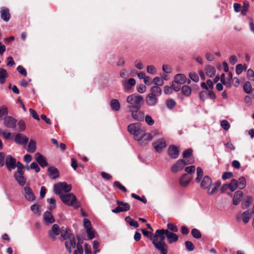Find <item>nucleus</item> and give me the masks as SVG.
I'll return each instance as SVG.
<instances>
[{
    "instance_id": "53",
    "label": "nucleus",
    "mask_w": 254,
    "mask_h": 254,
    "mask_svg": "<svg viewBox=\"0 0 254 254\" xmlns=\"http://www.w3.org/2000/svg\"><path fill=\"white\" fill-rule=\"evenodd\" d=\"M186 249L189 251H192L194 250V247L193 244L190 241H186L185 242Z\"/></svg>"
},
{
    "instance_id": "56",
    "label": "nucleus",
    "mask_w": 254,
    "mask_h": 254,
    "mask_svg": "<svg viewBox=\"0 0 254 254\" xmlns=\"http://www.w3.org/2000/svg\"><path fill=\"white\" fill-rule=\"evenodd\" d=\"M163 71L166 73H170L172 71V69L168 64H163L162 66Z\"/></svg>"
},
{
    "instance_id": "2",
    "label": "nucleus",
    "mask_w": 254,
    "mask_h": 254,
    "mask_svg": "<svg viewBox=\"0 0 254 254\" xmlns=\"http://www.w3.org/2000/svg\"><path fill=\"white\" fill-rule=\"evenodd\" d=\"M55 192L60 196L62 201L65 204L71 205L75 209L78 207V205L76 203V198L73 193H68L69 191Z\"/></svg>"
},
{
    "instance_id": "19",
    "label": "nucleus",
    "mask_w": 254,
    "mask_h": 254,
    "mask_svg": "<svg viewBox=\"0 0 254 254\" xmlns=\"http://www.w3.org/2000/svg\"><path fill=\"white\" fill-rule=\"evenodd\" d=\"M212 181L208 176H205L200 183V187L202 189L209 190V187L211 185Z\"/></svg>"
},
{
    "instance_id": "15",
    "label": "nucleus",
    "mask_w": 254,
    "mask_h": 254,
    "mask_svg": "<svg viewBox=\"0 0 254 254\" xmlns=\"http://www.w3.org/2000/svg\"><path fill=\"white\" fill-rule=\"evenodd\" d=\"M4 126L8 128H14L16 127L17 121L10 116H8L4 119Z\"/></svg>"
},
{
    "instance_id": "14",
    "label": "nucleus",
    "mask_w": 254,
    "mask_h": 254,
    "mask_svg": "<svg viewBox=\"0 0 254 254\" xmlns=\"http://www.w3.org/2000/svg\"><path fill=\"white\" fill-rule=\"evenodd\" d=\"M60 233V227L56 224L53 225L51 230H50L48 232L49 236L54 241L56 240V236L59 235Z\"/></svg>"
},
{
    "instance_id": "62",
    "label": "nucleus",
    "mask_w": 254,
    "mask_h": 254,
    "mask_svg": "<svg viewBox=\"0 0 254 254\" xmlns=\"http://www.w3.org/2000/svg\"><path fill=\"white\" fill-rule=\"evenodd\" d=\"M17 70L22 75L24 76H26L27 75V72L23 66L19 65L17 67Z\"/></svg>"
},
{
    "instance_id": "44",
    "label": "nucleus",
    "mask_w": 254,
    "mask_h": 254,
    "mask_svg": "<svg viewBox=\"0 0 254 254\" xmlns=\"http://www.w3.org/2000/svg\"><path fill=\"white\" fill-rule=\"evenodd\" d=\"M191 235L195 239H199L201 237L200 231L195 228H194L191 230Z\"/></svg>"
},
{
    "instance_id": "45",
    "label": "nucleus",
    "mask_w": 254,
    "mask_h": 254,
    "mask_svg": "<svg viewBox=\"0 0 254 254\" xmlns=\"http://www.w3.org/2000/svg\"><path fill=\"white\" fill-rule=\"evenodd\" d=\"M166 104L167 107L170 109H173L176 105V102L173 99H169L166 101Z\"/></svg>"
},
{
    "instance_id": "28",
    "label": "nucleus",
    "mask_w": 254,
    "mask_h": 254,
    "mask_svg": "<svg viewBox=\"0 0 254 254\" xmlns=\"http://www.w3.org/2000/svg\"><path fill=\"white\" fill-rule=\"evenodd\" d=\"M191 177H189L187 174H184L180 178V184L183 187H186L189 184Z\"/></svg>"
},
{
    "instance_id": "13",
    "label": "nucleus",
    "mask_w": 254,
    "mask_h": 254,
    "mask_svg": "<svg viewBox=\"0 0 254 254\" xmlns=\"http://www.w3.org/2000/svg\"><path fill=\"white\" fill-rule=\"evenodd\" d=\"M168 155L172 159H176L179 154V148L175 145H170L168 149Z\"/></svg>"
},
{
    "instance_id": "26",
    "label": "nucleus",
    "mask_w": 254,
    "mask_h": 254,
    "mask_svg": "<svg viewBox=\"0 0 254 254\" xmlns=\"http://www.w3.org/2000/svg\"><path fill=\"white\" fill-rule=\"evenodd\" d=\"M24 173H15L14 177L18 183L21 186H24L25 183V180L23 176Z\"/></svg>"
},
{
    "instance_id": "52",
    "label": "nucleus",
    "mask_w": 254,
    "mask_h": 254,
    "mask_svg": "<svg viewBox=\"0 0 254 254\" xmlns=\"http://www.w3.org/2000/svg\"><path fill=\"white\" fill-rule=\"evenodd\" d=\"M83 226L86 230L92 228L91 222L86 218H84L83 220Z\"/></svg>"
},
{
    "instance_id": "51",
    "label": "nucleus",
    "mask_w": 254,
    "mask_h": 254,
    "mask_svg": "<svg viewBox=\"0 0 254 254\" xmlns=\"http://www.w3.org/2000/svg\"><path fill=\"white\" fill-rule=\"evenodd\" d=\"M145 122L149 125L152 126L154 124V121L152 118L149 115H146L145 117Z\"/></svg>"
},
{
    "instance_id": "22",
    "label": "nucleus",
    "mask_w": 254,
    "mask_h": 254,
    "mask_svg": "<svg viewBox=\"0 0 254 254\" xmlns=\"http://www.w3.org/2000/svg\"><path fill=\"white\" fill-rule=\"evenodd\" d=\"M43 219L45 223L47 224L53 223L55 221L52 214L49 211L45 212Z\"/></svg>"
},
{
    "instance_id": "55",
    "label": "nucleus",
    "mask_w": 254,
    "mask_h": 254,
    "mask_svg": "<svg viewBox=\"0 0 254 254\" xmlns=\"http://www.w3.org/2000/svg\"><path fill=\"white\" fill-rule=\"evenodd\" d=\"M247 77L250 80H254V72L252 69H249L248 70Z\"/></svg>"
},
{
    "instance_id": "40",
    "label": "nucleus",
    "mask_w": 254,
    "mask_h": 254,
    "mask_svg": "<svg viewBox=\"0 0 254 254\" xmlns=\"http://www.w3.org/2000/svg\"><path fill=\"white\" fill-rule=\"evenodd\" d=\"M182 92L186 96H189L191 94V90L188 85H184L182 88Z\"/></svg>"
},
{
    "instance_id": "29",
    "label": "nucleus",
    "mask_w": 254,
    "mask_h": 254,
    "mask_svg": "<svg viewBox=\"0 0 254 254\" xmlns=\"http://www.w3.org/2000/svg\"><path fill=\"white\" fill-rule=\"evenodd\" d=\"M174 81L180 84H183L187 81V78L184 74H177L175 76Z\"/></svg>"
},
{
    "instance_id": "4",
    "label": "nucleus",
    "mask_w": 254,
    "mask_h": 254,
    "mask_svg": "<svg viewBox=\"0 0 254 254\" xmlns=\"http://www.w3.org/2000/svg\"><path fill=\"white\" fill-rule=\"evenodd\" d=\"M60 239L62 241L65 240V247L69 253H71V247L75 248L76 246L75 237L71 233H69L66 230L61 232Z\"/></svg>"
},
{
    "instance_id": "11",
    "label": "nucleus",
    "mask_w": 254,
    "mask_h": 254,
    "mask_svg": "<svg viewBox=\"0 0 254 254\" xmlns=\"http://www.w3.org/2000/svg\"><path fill=\"white\" fill-rule=\"evenodd\" d=\"M187 165V163L183 159H179L174 164L171 168V171L173 173H177L182 170L184 166Z\"/></svg>"
},
{
    "instance_id": "24",
    "label": "nucleus",
    "mask_w": 254,
    "mask_h": 254,
    "mask_svg": "<svg viewBox=\"0 0 254 254\" xmlns=\"http://www.w3.org/2000/svg\"><path fill=\"white\" fill-rule=\"evenodd\" d=\"M135 80L133 78H130L128 80H125L123 82V85L126 91L129 90L131 87L135 85Z\"/></svg>"
},
{
    "instance_id": "34",
    "label": "nucleus",
    "mask_w": 254,
    "mask_h": 254,
    "mask_svg": "<svg viewBox=\"0 0 254 254\" xmlns=\"http://www.w3.org/2000/svg\"><path fill=\"white\" fill-rule=\"evenodd\" d=\"M252 214V212H250L249 210H247L242 213L243 221L245 224H247L249 222Z\"/></svg>"
},
{
    "instance_id": "64",
    "label": "nucleus",
    "mask_w": 254,
    "mask_h": 254,
    "mask_svg": "<svg viewBox=\"0 0 254 254\" xmlns=\"http://www.w3.org/2000/svg\"><path fill=\"white\" fill-rule=\"evenodd\" d=\"M17 126H18L19 131H22L25 129V125L24 122L23 121H19L17 123Z\"/></svg>"
},
{
    "instance_id": "36",
    "label": "nucleus",
    "mask_w": 254,
    "mask_h": 254,
    "mask_svg": "<svg viewBox=\"0 0 254 254\" xmlns=\"http://www.w3.org/2000/svg\"><path fill=\"white\" fill-rule=\"evenodd\" d=\"M36 149V142L33 140H31L28 144L27 151L30 153H33Z\"/></svg>"
},
{
    "instance_id": "63",
    "label": "nucleus",
    "mask_w": 254,
    "mask_h": 254,
    "mask_svg": "<svg viewBox=\"0 0 254 254\" xmlns=\"http://www.w3.org/2000/svg\"><path fill=\"white\" fill-rule=\"evenodd\" d=\"M29 112H30V113L31 114V116H32V117L37 120H40V119L39 118V116L37 114V113H36V112L33 110L32 109H29Z\"/></svg>"
},
{
    "instance_id": "18",
    "label": "nucleus",
    "mask_w": 254,
    "mask_h": 254,
    "mask_svg": "<svg viewBox=\"0 0 254 254\" xmlns=\"http://www.w3.org/2000/svg\"><path fill=\"white\" fill-rule=\"evenodd\" d=\"M29 139L25 135L18 133L16 135L15 141L18 144H26Z\"/></svg>"
},
{
    "instance_id": "12",
    "label": "nucleus",
    "mask_w": 254,
    "mask_h": 254,
    "mask_svg": "<svg viewBox=\"0 0 254 254\" xmlns=\"http://www.w3.org/2000/svg\"><path fill=\"white\" fill-rule=\"evenodd\" d=\"M238 181L235 179H232L229 184L223 185L221 189V190H235L237 188Z\"/></svg>"
},
{
    "instance_id": "31",
    "label": "nucleus",
    "mask_w": 254,
    "mask_h": 254,
    "mask_svg": "<svg viewBox=\"0 0 254 254\" xmlns=\"http://www.w3.org/2000/svg\"><path fill=\"white\" fill-rule=\"evenodd\" d=\"M111 109L115 111H118L121 108L120 104L117 99H112L110 102Z\"/></svg>"
},
{
    "instance_id": "16",
    "label": "nucleus",
    "mask_w": 254,
    "mask_h": 254,
    "mask_svg": "<svg viewBox=\"0 0 254 254\" xmlns=\"http://www.w3.org/2000/svg\"><path fill=\"white\" fill-rule=\"evenodd\" d=\"M35 159L42 167L44 168L48 165V163L45 158L41 153H36L35 154Z\"/></svg>"
},
{
    "instance_id": "50",
    "label": "nucleus",
    "mask_w": 254,
    "mask_h": 254,
    "mask_svg": "<svg viewBox=\"0 0 254 254\" xmlns=\"http://www.w3.org/2000/svg\"><path fill=\"white\" fill-rule=\"evenodd\" d=\"M153 82L155 84L158 86H161L164 84V81L163 79L159 77H155L153 79Z\"/></svg>"
},
{
    "instance_id": "48",
    "label": "nucleus",
    "mask_w": 254,
    "mask_h": 254,
    "mask_svg": "<svg viewBox=\"0 0 254 254\" xmlns=\"http://www.w3.org/2000/svg\"><path fill=\"white\" fill-rule=\"evenodd\" d=\"M220 125L225 130H228L230 127V124L227 120H222L221 122Z\"/></svg>"
},
{
    "instance_id": "5",
    "label": "nucleus",
    "mask_w": 254,
    "mask_h": 254,
    "mask_svg": "<svg viewBox=\"0 0 254 254\" xmlns=\"http://www.w3.org/2000/svg\"><path fill=\"white\" fill-rule=\"evenodd\" d=\"M128 130L130 133L134 135V138L138 141H140V138L144 134V131H145V128L142 127L139 123L128 125Z\"/></svg>"
},
{
    "instance_id": "39",
    "label": "nucleus",
    "mask_w": 254,
    "mask_h": 254,
    "mask_svg": "<svg viewBox=\"0 0 254 254\" xmlns=\"http://www.w3.org/2000/svg\"><path fill=\"white\" fill-rule=\"evenodd\" d=\"M196 174H197V177L195 179V181L196 182L199 183V182H200V181L203 176V171L200 167H198L197 168Z\"/></svg>"
},
{
    "instance_id": "32",
    "label": "nucleus",
    "mask_w": 254,
    "mask_h": 254,
    "mask_svg": "<svg viewBox=\"0 0 254 254\" xmlns=\"http://www.w3.org/2000/svg\"><path fill=\"white\" fill-rule=\"evenodd\" d=\"M161 89L159 86H155L151 88V93L149 94L157 98L161 95Z\"/></svg>"
},
{
    "instance_id": "9",
    "label": "nucleus",
    "mask_w": 254,
    "mask_h": 254,
    "mask_svg": "<svg viewBox=\"0 0 254 254\" xmlns=\"http://www.w3.org/2000/svg\"><path fill=\"white\" fill-rule=\"evenodd\" d=\"M71 186L65 182H59L53 187V190H71Z\"/></svg>"
},
{
    "instance_id": "41",
    "label": "nucleus",
    "mask_w": 254,
    "mask_h": 254,
    "mask_svg": "<svg viewBox=\"0 0 254 254\" xmlns=\"http://www.w3.org/2000/svg\"><path fill=\"white\" fill-rule=\"evenodd\" d=\"M24 195L28 201H33L35 199V196L32 191H24Z\"/></svg>"
},
{
    "instance_id": "35",
    "label": "nucleus",
    "mask_w": 254,
    "mask_h": 254,
    "mask_svg": "<svg viewBox=\"0 0 254 254\" xmlns=\"http://www.w3.org/2000/svg\"><path fill=\"white\" fill-rule=\"evenodd\" d=\"M6 70L2 68H0V83L3 84L5 82V78L7 76Z\"/></svg>"
},
{
    "instance_id": "23",
    "label": "nucleus",
    "mask_w": 254,
    "mask_h": 254,
    "mask_svg": "<svg viewBox=\"0 0 254 254\" xmlns=\"http://www.w3.org/2000/svg\"><path fill=\"white\" fill-rule=\"evenodd\" d=\"M157 98L150 94H148L146 98V102L148 105L150 106H154L157 103Z\"/></svg>"
},
{
    "instance_id": "30",
    "label": "nucleus",
    "mask_w": 254,
    "mask_h": 254,
    "mask_svg": "<svg viewBox=\"0 0 254 254\" xmlns=\"http://www.w3.org/2000/svg\"><path fill=\"white\" fill-rule=\"evenodd\" d=\"M242 202V207L246 209L248 207L252 202V198L249 196H244Z\"/></svg>"
},
{
    "instance_id": "1",
    "label": "nucleus",
    "mask_w": 254,
    "mask_h": 254,
    "mask_svg": "<svg viewBox=\"0 0 254 254\" xmlns=\"http://www.w3.org/2000/svg\"><path fill=\"white\" fill-rule=\"evenodd\" d=\"M126 102L128 104L127 108L129 111H139L143 103V98L140 95L131 94L127 97Z\"/></svg>"
},
{
    "instance_id": "25",
    "label": "nucleus",
    "mask_w": 254,
    "mask_h": 254,
    "mask_svg": "<svg viewBox=\"0 0 254 254\" xmlns=\"http://www.w3.org/2000/svg\"><path fill=\"white\" fill-rule=\"evenodd\" d=\"M0 17L5 21H8L10 19L9 9L5 7H2L0 10Z\"/></svg>"
},
{
    "instance_id": "10",
    "label": "nucleus",
    "mask_w": 254,
    "mask_h": 254,
    "mask_svg": "<svg viewBox=\"0 0 254 254\" xmlns=\"http://www.w3.org/2000/svg\"><path fill=\"white\" fill-rule=\"evenodd\" d=\"M153 146L156 151L160 152L162 149L167 146L166 141L164 138H160L153 143Z\"/></svg>"
},
{
    "instance_id": "46",
    "label": "nucleus",
    "mask_w": 254,
    "mask_h": 254,
    "mask_svg": "<svg viewBox=\"0 0 254 254\" xmlns=\"http://www.w3.org/2000/svg\"><path fill=\"white\" fill-rule=\"evenodd\" d=\"M86 232L87 234V235L89 239L91 240L95 237V231H94V230L92 229V228L86 230Z\"/></svg>"
},
{
    "instance_id": "7",
    "label": "nucleus",
    "mask_w": 254,
    "mask_h": 254,
    "mask_svg": "<svg viewBox=\"0 0 254 254\" xmlns=\"http://www.w3.org/2000/svg\"><path fill=\"white\" fill-rule=\"evenodd\" d=\"M231 191L228 195L232 197V203L235 205H237L243 200L244 194L242 191Z\"/></svg>"
},
{
    "instance_id": "57",
    "label": "nucleus",
    "mask_w": 254,
    "mask_h": 254,
    "mask_svg": "<svg viewBox=\"0 0 254 254\" xmlns=\"http://www.w3.org/2000/svg\"><path fill=\"white\" fill-rule=\"evenodd\" d=\"M233 177V173L230 172H224L222 176V179L223 180H227Z\"/></svg>"
},
{
    "instance_id": "20",
    "label": "nucleus",
    "mask_w": 254,
    "mask_h": 254,
    "mask_svg": "<svg viewBox=\"0 0 254 254\" xmlns=\"http://www.w3.org/2000/svg\"><path fill=\"white\" fill-rule=\"evenodd\" d=\"M131 112L132 117L136 121H142L144 118V114L143 112L139 111H129Z\"/></svg>"
},
{
    "instance_id": "33",
    "label": "nucleus",
    "mask_w": 254,
    "mask_h": 254,
    "mask_svg": "<svg viewBox=\"0 0 254 254\" xmlns=\"http://www.w3.org/2000/svg\"><path fill=\"white\" fill-rule=\"evenodd\" d=\"M206 74L210 77H213L215 73V69L214 67L208 65L205 68Z\"/></svg>"
},
{
    "instance_id": "43",
    "label": "nucleus",
    "mask_w": 254,
    "mask_h": 254,
    "mask_svg": "<svg viewBox=\"0 0 254 254\" xmlns=\"http://www.w3.org/2000/svg\"><path fill=\"white\" fill-rule=\"evenodd\" d=\"M152 137H153L151 134L149 133H146L144 132V134H143L142 136H141L140 141L143 140L144 141L148 142L152 140Z\"/></svg>"
},
{
    "instance_id": "27",
    "label": "nucleus",
    "mask_w": 254,
    "mask_h": 254,
    "mask_svg": "<svg viewBox=\"0 0 254 254\" xmlns=\"http://www.w3.org/2000/svg\"><path fill=\"white\" fill-rule=\"evenodd\" d=\"M154 246L157 249L160 251L161 254H167L168 247L166 243L154 245Z\"/></svg>"
},
{
    "instance_id": "38",
    "label": "nucleus",
    "mask_w": 254,
    "mask_h": 254,
    "mask_svg": "<svg viewBox=\"0 0 254 254\" xmlns=\"http://www.w3.org/2000/svg\"><path fill=\"white\" fill-rule=\"evenodd\" d=\"M7 115V108L5 106L0 108V119H4Z\"/></svg>"
},
{
    "instance_id": "21",
    "label": "nucleus",
    "mask_w": 254,
    "mask_h": 254,
    "mask_svg": "<svg viewBox=\"0 0 254 254\" xmlns=\"http://www.w3.org/2000/svg\"><path fill=\"white\" fill-rule=\"evenodd\" d=\"M49 175L52 179H56L58 178L59 176V172L57 168L55 167L52 166L48 168Z\"/></svg>"
},
{
    "instance_id": "61",
    "label": "nucleus",
    "mask_w": 254,
    "mask_h": 254,
    "mask_svg": "<svg viewBox=\"0 0 254 254\" xmlns=\"http://www.w3.org/2000/svg\"><path fill=\"white\" fill-rule=\"evenodd\" d=\"M99 247V243L97 241H94L93 242V253L96 254L100 251V250L98 249Z\"/></svg>"
},
{
    "instance_id": "17",
    "label": "nucleus",
    "mask_w": 254,
    "mask_h": 254,
    "mask_svg": "<svg viewBox=\"0 0 254 254\" xmlns=\"http://www.w3.org/2000/svg\"><path fill=\"white\" fill-rule=\"evenodd\" d=\"M166 237L169 243L176 242L178 240V236L174 233L170 232L168 229H165Z\"/></svg>"
},
{
    "instance_id": "58",
    "label": "nucleus",
    "mask_w": 254,
    "mask_h": 254,
    "mask_svg": "<svg viewBox=\"0 0 254 254\" xmlns=\"http://www.w3.org/2000/svg\"><path fill=\"white\" fill-rule=\"evenodd\" d=\"M31 210L37 215H40V212L39 211V206L36 204H34L31 206Z\"/></svg>"
},
{
    "instance_id": "60",
    "label": "nucleus",
    "mask_w": 254,
    "mask_h": 254,
    "mask_svg": "<svg viewBox=\"0 0 254 254\" xmlns=\"http://www.w3.org/2000/svg\"><path fill=\"white\" fill-rule=\"evenodd\" d=\"M30 169L35 170L36 173L39 172L40 170L38 164L36 162H33L30 164Z\"/></svg>"
},
{
    "instance_id": "6",
    "label": "nucleus",
    "mask_w": 254,
    "mask_h": 254,
    "mask_svg": "<svg viewBox=\"0 0 254 254\" xmlns=\"http://www.w3.org/2000/svg\"><path fill=\"white\" fill-rule=\"evenodd\" d=\"M165 236V229L157 230L155 234L151 238V240L153 245L165 243L164 242Z\"/></svg>"
},
{
    "instance_id": "47",
    "label": "nucleus",
    "mask_w": 254,
    "mask_h": 254,
    "mask_svg": "<svg viewBox=\"0 0 254 254\" xmlns=\"http://www.w3.org/2000/svg\"><path fill=\"white\" fill-rule=\"evenodd\" d=\"M167 228L168 230H171L173 233L177 232L178 231L177 226L172 223L167 224Z\"/></svg>"
},
{
    "instance_id": "49",
    "label": "nucleus",
    "mask_w": 254,
    "mask_h": 254,
    "mask_svg": "<svg viewBox=\"0 0 254 254\" xmlns=\"http://www.w3.org/2000/svg\"><path fill=\"white\" fill-rule=\"evenodd\" d=\"M16 167L17 168V170L15 173H24V165L20 163V162H16Z\"/></svg>"
},
{
    "instance_id": "42",
    "label": "nucleus",
    "mask_w": 254,
    "mask_h": 254,
    "mask_svg": "<svg viewBox=\"0 0 254 254\" xmlns=\"http://www.w3.org/2000/svg\"><path fill=\"white\" fill-rule=\"evenodd\" d=\"M243 88L246 93H250L252 90L251 83L249 81L246 82L243 86Z\"/></svg>"
},
{
    "instance_id": "8",
    "label": "nucleus",
    "mask_w": 254,
    "mask_h": 254,
    "mask_svg": "<svg viewBox=\"0 0 254 254\" xmlns=\"http://www.w3.org/2000/svg\"><path fill=\"white\" fill-rule=\"evenodd\" d=\"M117 203L118 205V207L112 210V212L118 213L121 212L127 211L130 209V205L126 202L118 200Z\"/></svg>"
},
{
    "instance_id": "54",
    "label": "nucleus",
    "mask_w": 254,
    "mask_h": 254,
    "mask_svg": "<svg viewBox=\"0 0 254 254\" xmlns=\"http://www.w3.org/2000/svg\"><path fill=\"white\" fill-rule=\"evenodd\" d=\"M190 78L194 82H197L199 80L198 75L195 72H190L189 74Z\"/></svg>"
},
{
    "instance_id": "59",
    "label": "nucleus",
    "mask_w": 254,
    "mask_h": 254,
    "mask_svg": "<svg viewBox=\"0 0 254 254\" xmlns=\"http://www.w3.org/2000/svg\"><path fill=\"white\" fill-rule=\"evenodd\" d=\"M147 71L149 73L155 74L156 73V70L153 65H150L147 67Z\"/></svg>"
},
{
    "instance_id": "3",
    "label": "nucleus",
    "mask_w": 254,
    "mask_h": 254,
    "mask_svg": "<svg viewBox=\"0 0 254 254\" xmlns=\"http://www.w3.org/2000/svg\"><path fill=\"white\" fill-rule=\"evenodd\" d=\"M5 165L8 171H11L16 167V160L10 155H6L3 152H0V166Z\"/></svg>"
},
{
    "instance_id": "37",
    "label": "nucleus",
    "mask_w": 254,
    "mask_h": 254,
    "mask_svg": "<svg viewBox=\"0 0 254 254\" xmlns=\"http://www.w3.org/2000/svg\"><path fill=\"white\" fill-rule=\"evenodd\" d=\"M238 181L237 188L240 190H243L245 188L246 185V181L244 177H241Z\"/></svg>"
}]
</instances>
